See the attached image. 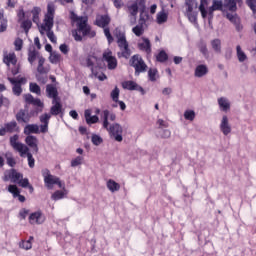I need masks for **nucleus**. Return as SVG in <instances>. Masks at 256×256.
I'll list each match as a JSON object with an SVG mask.
<instances>
[{"label":"nucleus","instance_id":"nucleus-24","mask_svg":"<svg viewBox=\"0 0 256 256\" xmlns=\"http://www.w3.org/2000/svg\"><path fill=\"white\" fill-rule=\"evenodd\" d=\"M207 73H209V68L207 67V65L204 64L196 66L194 71V75L198 78L205 77Z\"/></svg>","mask_w":256,"mask_h":256},{"label":"nucleus","instance_id":"nucleus-49","mask_svg":"<svg viewBox=\"0 0 256 256\" xmlns=\"http://www.w3.org/2000/svg\"><path fill=\"white\" fill-rule=\"evenodd\" d=\"M31 93H35L36 95H41V87L37 83L31 82L30 85Z\"/></svg>","mask_w":256,"mask_h":256},{"label":"nucleus","instance_id":"nucleus-57","mask_svg":"<svg viewBox=\"0 0 256 256\" xmlns=\"http://www.w3.org/2000/svg\"><path fill=\"white\" fill-rule=\"evenodd\" d=\"M8 191H9V193H12L13 197H17V195H19V193H21V191H19V188L17 187V185H9Z\"/></svg>","mask_w":256,"mask_h":256},{"label":"nucleus","instance_id":"nucleus-11","mask_svg":"<svg viewBox=\"0 0 256 256\" xmlns=\"http://www.w3.org/2000/svg\"><path fill=\"white\" fill-rule=\"evenodd\" d=\"M117 45L120 49V52L117 53L118 58L129 59L132 53L131 48H129V42L125 40L124 42H119Z\"/></svg>","mask_w":256,"mask_h":256},{"label":"nucleus","instance_id":"nucleus-16","mask_svg":"<svg viewBox=\"0 0 256 256\" xmlns=\"http://www.w3.org/2000/svg\"><path fill=\"white\" fill-rule=\"evenodd\" d=\"M3 63H5L7 67H11V65H17V55L15 52L5 53L3 57Z\"/></svg>","mask_w":256,"mask_h":256},{"label":"nucleus","instance_id":"nucleus-23","mask_svg":"<svg viewBox=\"0 0 256 256\" xmlns=\"http://www.w3.org/2000/svg\"><path fill=\"white\" fill-rule=\"evenodd\" d=\"M38 66H37V71L40 75H47L51 69L49 67H45V57H38Z\"/></svg>","mask_w":256,"mask_h":256},{"label":"nucleus","instance_id":"nucleus-34","mask_svg":"<svg viewBox=\"0 0 256 256\" xmlns=\"http://www.w3.org/2000/svg\"><path fill=\"white\" fill-rule=\"evenodd\" d=\"M7 23V18H5L3 10H0V33L7 31Z\"/></svg>","mask_w":256,"mask_h":256},{"label":"nucleus","instance_id":"nucleus-2","mask_svg":"<svg viewBox=\"0 0 256 256\" xmlns=\"http://www.w3.org/2000/svg\"><path fill=\"white\" fill-rule=\"evenodd\" d=\"M55 21V4L50 2L47 4V12L44 15V24H42V31H46V35L51 43H57V36L53 32V25Z\"/></svg>","mask_w":256,"mask_h":256},{"label":"nucleus","instance_id":"nucleus-41","mask_svg":"<svg viewBox=\"0 0 256 256\" xmlns=\"http://www.w3.org/2000/svg\"><path fill=\"white\" fill-rule=\"evenodd\" d=\"M223 7H225V4H223V1L213 0L212 6H211L212 10L223 11Z\"/></svg>","mask_w":256,"mask_h":256},{"label":"nucleus","instance_id":"nucleus-56","mask_svg":"<svg viewBox=\"0 0 256 256\" xmlns=\"http://www.w3.org/2000/svg\"><path fill=\"white\" fill-rule=\"evenodd\" d=\"M119 93H120V90H119V88L116 86V87L112 90V92H111V94H110L111 99H112V101H114V103H117V101H119Z\"/></svg>","mask_w":256,"mask_h":256},{"label":"nucleus","instance_id":"nucleus-52","mask_svg":"<svg viewBox=\"0 0 256 256\" xmlns=\"http://www.w3.org/2000/svg\"><path fill=\"white\" fill-rule=\"evenodd\" d=\"M22 29H24L25 33H29V29L33 27V22L31 20H23L21 23Z\"/></svg>","mask_w":256,"mask_h":256},{"label":"nucleus","instance_id":"nucleus-1","mask_svg":"<svg viewBox=\"0 0 256 256\" xmlns=\"http://www.w3.org/2000/svg\"><path fill=\"white\" fill-rule=\"evenodd\" d=\"M70 20L72 24H75L76 28L72 30V37L75 41H83V37L93 39L97 35V32L89 25V18L87 16H78L75 11H70Z\"/></svg>","mask_w":256,"mask_h":256},{"label":"nucleus","instance_id":"nucleus-19","mask_svg":"<svg viewBox=\"0 0 256 256\" xmlns=\"http://www.w3.org/2000/svg\"><path fill=\"white\" fill-rule=\"evenodd\" d=\"M103 115V127L104 129H109V119L110 121H115V119H117V115H115V113H111L109 112V110H104L102 112Z\"/></svg>","mask_w":256,"mask_h":256},{"label":"nucleus","instance_id":"nucleus-6","mask_svg":"<svg viewBox=\"0 0 256 256\" xmlns=\"http://www.w3.org/2000/svg\"><path fill=\"white\" fill-rule=\"evenodd\" d=\"M19 141V135H14L10 137V145L13 148L14 151H17L20 154V157H25V154L27 151H29V147L27 145L18 142Z\"/></svg>","mask_w":256,"mask_h":256},{"label":"nucleus","instance_id":"nucleus-60","mask_svg":"<svg viewBox=\"0 0 256 256\" xmlns=\"http://www.w3.org/2000/svg\"><path fill=\"white\" fill-rule=\"evenodd\" d=\"M15 51H21L23 49V39L16 38L14 41Z\"/></svg>","mask_w":256,"mask_h":256},{"label":"nucleus","instance_id":"nucleus-36","mask_svg":"<svg viewBox=\"0 0 256 256\" xmlns=\"http://www.w3.org/2000/svg\"><path fill=\"white\" fill-rule=\"evenodd\" d=\"M207 5H209V0H200L199 11L203 19H207V9H205Z\"/></svg>","mask_w":256,"mask_h":256},{"label":"nucleus","instance_id":"nucleus-44","mask_svg":"<svg viewBox=\"0 0 256 256\" xmlns=\"http://www.w3.org/2000/svg\"><path fill=\"white\" fill-rule=\"evenodd\" d=\"M168 15L165 12H160L157 14V23L158 25H163V23H167Z\"/></svg>","mask_w":256,"mask_h":256},{"label":"nucleus","instance_id":"nucleus-50","mask_svg":"<svg viewBox=\"0 0 256 256\" xmlns=\"http://www.w3.org/2000/svg\"><path fill=\"white\" fill-rule=\"evenodd\" d=\"M132 32L134 33V35H136V37H141V35H143V33H145V29H143V25H136L132 29Z\"/></svg>","mask_w":256,"mask_h":256},{"label":"nucleus","instance_id":"nucleus-29","mask_svg":"<svg viewBox=\"0 0 256 256\" xmlns=\"http://www.w3.org/2000/svg\"><path fill=\"white\" fill-rule=\"evenodd\" d=\"M39 57L43 56H40L37 50L33 49L28 51V62L30 63V65H33V63H35L37 59L39 61Z\"/></svg>","mask_w":256,"mask_h":256},{"label":"nucleus","instance_id":"nucleus-45","mask_svg":"<svg viewBox=\"0 0 256 256\" xmlns=\"http://www.w3.org/2000/svg\"><path fill=\"white\" fill-rule=\"evenodd\" d=\"M49 59H50V63H53V65H57V63H61V54L52 53Z\"/></svg>","mask_w":256,"mask_h":256},{"label":"nucleus","instance_id":"nucleus-27","mask_svg":"<svg viewBox=\"0 0 256 256\" xmlns=\"http://www.w3.org/2000/svg\"><path fill=\"white\" fill-rule=\"evenodd\" d=\"M218 105L222 111H229L231 109V103L225 97L218 98Z\"/></svg>","mask_w":256,"mask_h":256},{"label":"nucleus","instance_id":"nucleus-3","mask_svg":"<svg viewBox=\"0 0 256 256\" xmlns=\"http://www.w3.org/2000/svg\"><path fill=\"white\" fill-rule=\"evenodd\" d=\"M41 125L37 124H28L24 127V135H39V133H48L49 132V121H51V115L49 113H44L39 117Z\"/></svg>","mask_w":256,"mask_h":256},{"label":"nucleus","instance_id":"nucleus-38","mask_svg":"<svg viewBox=\"0 0 256 256\" xmlns=\"http://www.w3.org/2000/svg\"><path fill=\"white\" fill-rule=\"evenodd\" d=\"M168 59L169 55L164 50H161L156 56V61H158V63H165Z\"/></svg>","mask_w":256,"mask_h":256},{"label":"nucleus","instance_id":"nucleus-18","mask_svg":"<svg viewBox=\"0 0 256 256\" xmlns=\"http://www.w3.org/2000/svg\"><path fill=\"white\" fill-rule=\"evenodd\" d=\"M220 130L223 133V135H229V133H231V124H229V118L227 117V115H224L222 117L220 123Z\"/></svg>","mask_w":256,"mask_h":256},{"label":"nucleus","instance_id":"nucleus-42","mask_svg":"<svg viewBox=\"0 0 256 256\" xmlns=\"http://www.w3.org/2000/svg\"><path fill=\"white\" fill-rule=\"evenodd\" d=\"M212 49L215 51V53H221V40L220 39H214L211 41Z\"/></svg>","mask_w":256,"mask_h":256},{"label":"nucleus","instance_id":"nucleus-43","mask_svg":"<svg viewBox=\"0 0 256 256\" xmlns=\"http://www.w3.org/2000/svg\"><path fill=\"white\" fill-rule=\"evenodd\" d=\"M199 15V12L197 11H191V12H186V16L190 23H197V16Z\"/></svg>","mask_w":256,"mask_h":256},{"label":"nucleus","instance_id":"nucleus-58","mask_svg":"<svg viewBox=\"0 0 256 256\" xmlns=\"http://www.w3.org/2000/svg\"><path fill=\"white\" fill-rule=\"evenodd\" d=\"M79 165H83V156H78L71 161V167H79Z\"/></svg>","mask_w":256,"mask_h":256},{"label":"nucleus","instance_id":"nucleus-32","mask_svg":"<svg viewBox=\"0 0 256 256\" xmlns=\"http://www.w3.org/2000/svg\"><path fill=\"white\" fill-rule=\"evenodd\" d=\"M237 5V2L234 0H224L225 9H228V11H232V13H235V11H237Z\"/></svg>","mask_w":256,"mask_h":256},{"label":"nucleus","instance_id":"nucleus-10","mask_svg":"<svg viewBox=\"0 0 256 256\" xmlns=\"http://www.w3.org/2000/svg\"><path fill=\"white\" fill-rule=\"evenodd\" d=\"M50 117L53 115L54 117H57V115H60L61 118H63V115H65V109H63V104H61V99L59 100H52V106L50 108Z\"/></svg>","mask_w":256,"mask_h":256},{"label":"nucleus","instance_id":"nucleus-15","mask_svg":"<svg viewBox=\"0 0 256 256\" xmlns=\"http://www.w3.org/2000/svg\"><path fill=\"white\" fill-rule=\"evenodd\" d=\"M122 87L128 91H140L141 93H145L143 87L137 85V83L132 80L122 82Z\"/></svg>","mask_w":256,"mask_h":256},{"label":"nucleus","instance_id":"nucleus-61","mask_svg":"<svg viewBox=\"0 0 256 256\" xmlns=\"http://www.w3.org/2000/svg\"><path fill=\"white\" fill-rule=\"evenodd\" d=\"M92 143H93V145L99 146V145H101V143H103V138H101L99 135H93Z\"/></svg>","mask_w":256,"mask_h":256},{"label":"nucleus","instance_id":"nucleus-28","mask_svg":"<svg viewBox=\"0 0 256 256\" xmlns=\"http://www.w3.org/2000/svg\"><path fill=\"white\" fill-rule=\"evenodd\" d=\"M35 238L33 236H30L28 240H22L20 243H19V247L20 249H25V251H29V249H32L33 248V243L32 241L34 240Z\"/></svg>","mask_w":256,"mask_h":256},{"label":"nucleus","instance_id":"nucleus-9","mask_svg":"<svg viewBox=\"0 0 256 256\" xmlns=\"http://www.w3.org/2000/svg\"><path fill=\"white\" fill-rule=\"evenodd\" d=\"M45 219V214H43V211L41 210L31 213L28 217L30 225H43Z\"/></svg>","mask_w":256,"mask_h":256},{"label":"nucleus","instance_id":"nucleus-26","mask_svg":"<svg viewBox=\"0 0 256 256\" xmlns=\"http://www.w3.org/2000/svg\"><path fill=\"white\" fill-rule=\"evenodd\" d=\"M86 123L88 125H94V123L99 122V117L97 115L91 116V110H85L84 112Z\"/></svg>","mask_w":256,"mask_h":256},{"label":"nucleus","instance_id":"nucleus-53","mask_svg":"<svg viewBox=\"0 0 256 256\" xmlns=\"http://www.w3.org/2000/svg\"><path fill=\"white\" fill-rule=\"evenodd\" d=\"M184 118L186 119V121H195V111L186 110L184 112Z\"/></svg>","mask_w":256,"mask_h":256},{"label":"nucleus","instance_id":"nucleus-12","mask_svg":"<svg viewBox=\"0 0 256 256\" xmlns=\"http://www.w3.org/2000/svg\"><path fill=\"white\" fill-rule=\"evenodd\" d=\"M46 97H48V99H52V101H57L61 99L59 97V90H57V85L55 84L46 85Z\"/></svg>","mask_w":256,"mask_h":256},{"label":"nucleus","instance_id":"nucleus-25","mask_svg":"<svg viewBox=\"0 0 256 256\" xmlns=\"http://www.w3.org/2000/svg\"><path fill=\"white\" fill-rule=\"evenodd\" d=\"M114 37H116V39H117V41H116L117 44L127 41V36L125 35V32L123 30H121V28H115Z\"/></svg>","mask_w":256,"mask_h":256},{"label":"nucleus","instance_id":"nucleus-13","mask_svg":"<svg viewBox=\"0 0 256 256\" xmlns=\"http://www.w3.org/2000/svg\"><path fill=\"white\" fill-rule=\"evenodd\" d=\"M110 23H111V17H109V15L107 14H104V15L96 16L94 25H96L97 27H100L101 29H105L109 27Z\"/></svg>","mask_w":256,"mask_h":256},{"label":"nucleus","instance_id":"nucleus-64","mask_svg":"<svg viewBox=\"0 0 256 256\" xmlns=\"http://www.w3.org/2000/svg\"><path fill=\"white\" fill-rule=\"evenodd\" d=\"M18 185H20V187H23V188L29 187V179L27 178L20 179V181L18 182Z\"/></svg>","mask_w":256,"mask_h":256},{"label":"nucleus","instance_id":"nucleus-37","mask_svg":"<svg viewBox=\"0 0 256 256\" xmlns=\"http://www.w3.org/2000/svg\"><path fill=\"white\" fill-rule=\"evenodd\" d=\"M158 74H159V71L157 70V68H149L148 70L149 81H151L152 83H155V81H157Z\"/></svg>","mask_w":256,"mask_h":256},{"label":"nucleus","instance_id":"nucleus-8","mask_svg":"<svg viewBox=\"0 0 256 256\" xmlns=\"http://www.w3.org/2000/svg\"><path fill=\"white\" fill-rule=\"evenodd\" d=\"M102 60L107 63V67L110 71L117 69V58L113 56V51L107 49L102 54Z\"/></svg>","mask_w":256,"mask_h":256},{"label":"nucleus","instance_id":"nucleus-33","mask_svg":"<svg viewBox=\"0 0 256 256\" xmlns=\"http://www.w3.org/2000/svg\"><path fill=\"white\" fill-rule=\"evenodd\" d=\"M31 14H32V21L33 23H36V25H39V15H41V8L40 7H34L32 10H31Z\"/></svg>","mask_w":256,"mask_h":256},{"label":"nucleus","instance_id":"nucleus-20","mask_svg":"<svg viewBox=\"0 0 256 256\" xmlns=\"http://www.w3.org/2000/svg\"><path fill=\"white\" fill-rule=\"evenodd\" d=\"M16 121L19 123H29V121H31V114H29V112L26 110H20L16 114Z\"/></svg>","mask_w":256,"mask_h":256},{"label":"nucleus","instance_id":"nucleus-31","mask_svg":"<svg viewBox=\"0 0 256 256\" xmlns=\"http://www.w3.org/2000/svg\"><path fill=\"white\" fill-rule=\"evenodd\" d=\"M106 186L111 193H115V191H119V189H121V185L113 179L108 180Z\"/></svg>","mask_w":256,"mask_h":256},{"label":"nucleus","instance_id":"nucleus-63","mask_svg":"<svg viewBox=\"0 0 256 256\" xmlns=\"http://www.w3.org/2000/svg\"><path fill=\"white\" fill-rule=\"evenodd\" d=\"M28 215H29V210H27L25 208L21 209L20 212H19L20 219L25 220V219H27Z\"/></svg>","mask_w":256,"mask_h":256},{"label":"nucleus","instance_id":"nucleus-62","mask_svg":"<svg viewBox=\"0 0 256 256\" xmlns=\"http://www.w3.org/2000/svg\"><path fill=\"white\" fill-rule=\"evenodd\" d=\"M246 4L251 9V11H253V13H256V0H246Z\"/></svg>","mask_w":256,"mask_h":256},{"label":"nucleus","instance_id":"nucleus-46","mask_svg":"<svg viewBox=\"0 0 256 256\" xmlns=\"http://www.w3.org/2000/svg\"><path fill=\"white\" fill-rule=\"evenodd\" d=\"M64 197H65V192H63L61 190H57L52 194L51 199L53 201H59V200L63 199Z\"/></svg>","mask_w":256,"mask_h":256},{"label":"nucleus","instance_id":"nucleus-30","mask_svg":"<svg viewBox=\"0 0 256 256\" xmlns=\"http://www.w3.org/2000/svg\"><path fill=\"white\" fill-rule=\"evenodd\" d=\"M9 177L12 180V183H19L23 179V174L17 172V170L12 169L9 173Z\"/></svg>","mask_w":256,"mask_h":256},{"label":"nucleus","instance_id":"nucleus-7","mask_svg":"<svg viewBox=\"0 0 256 256\" xmlns=\"http://www.w3.org/2000/svg\"><path fill=\"white\" fill-rule=\"evenodd\" d=\"M107 131L110 137L115 139V141H118V143L123 141V127H121V125L117 123L112 124L109 128H107Z\"/></svg>","mask_w":256,"mask_h":256},{"label":"nucleus","instance_id":"nucleus-22","mask_svg":"<svg viewBox=\"0 0 256 256\" xmlns=\"http://www.w3.org/2000/svg\"><path fill=\"white\" fill-rule=\"evenodd\" d=\"M143 42H139L138 43V49L140 51H145V53H151V41L149 40V38H142Z\"/></svg>","mask_w":256,"mask_h":256},{"label":"nucleus","instance_id":"nucleus-54","mask_svg":"<svg viewBox=\"0 0 256 256\" xmlns=\"http://www.w3.org/2000/svg\"><path fill=\"white\" fill-rule=\"evenodd\" d=\"M11 84L13 85L12 91H13L14 95L19 97V95H21L23 93V88H21V85H19L17 83H11Z\"/></svg>","mask_w":256,"mask_h":256},{"label":"nucleus","instance_id":"nucleus-59","mask_svg":"<svg viewBox=\"0 0 256 256\" xmlns=\"http://www.w3.org/2000/svg\"><path fill=\"white\" fill-rule=\"evenodd\" d=\"M25 155H27L28 165H29L30 169H33V167H35V158H33V154H31V152H29V150H28Z\"/></svg>","mask_w":256,"mask_h":256},{"label":"nucleus","instance_id":"nucleus-5","mask_svg":"<svg viewBox=\"0 0 256 256\" xmlns=\"http://www.w3.org/2000/svg\"><path fill=\"white\" fill-rule=\"evenodd\" d=\"M41 173L42 177L44 178L45 186L48 189H53V185H58L59 189H65V184L61 182L59 177L52 175L49 169L44 168L42 169Z\"/></svg>","mask_w":256,"mask_h":256},{"label":"nucleus","instance_id":"nucleus-39","mask_svg":"<svg viewBox=\"0 0 256 256\" xmlns=\"http://www.w3.org/2000/svg\"><path fill=\"white\" fill-rule=\"evenodd\" d=\"M4 127H6L7 133H15V131H17V122H8L4 125Z\"/></svg>","mask_w":256,"mask_h":256},{"label":"nucleus","instance_id":"nucleus-17","mask_svg":"<svg viewBox=\"0 0 256 256\" xmlns=\"http://www.w3.org/2000/svg\"><path fill=\"white\" fill-rule=\"evenodd\" d=\"M226 19L235 25L236 31H241L243 29V26L241 25V19L237 17V14L227 13Z\"/></svg>","mask_w":256,"mask_h":256},{"label":"nucleus","instance_id":"nucleus-21","mask_svg":"<svg viewBox=\"0 0 256 256\" xmlns=\"http://www.w3.org/2000/svg\"><path fill=\"white\" fill-rule=\"evenodd\" d=\"M95 61H97V58L95 56H88L86 58V65L91 70L90 77H97V71H95Z\"/></svg>","mask_w":256,"mask_h":256},{"label":"nucleus","instance_id":"nucleus-4","mask_svg":"<svg viewBox=\"0 0 256 256\" xmlns=\"http://www.w3.org/2000/svg\"><path fill=\"white\" fill-rule=\"evenodd\" d=\"M129 65L133 67L135 77H139L141 73H147V69H149V66L139 54H135L130 58Z\"/></svg>","mask_w":256,"mask_h":256},{"label":"nucleus","instance_id":"nucleus-51","mask_svg":"<svg viewBox=\"0 0 256 256\" xmlns=\"http://www.w3.org/2000/svg\"><path fill=\"white\" fill-rule=\"evenodd\" d=\"M103 30H104V35L108 41V44L111 45V43L115 41V39L113 38V35H111V30L109 29V27L103 28Z\"/></svg>","mask_w":256,"mask_h":256},{"label":"nucleus","instance_id":"nucleus-40","mask_svg":"<svg viewBox=\"0 0 256 256\" xmlns=\"http://www.w3.org/2000/svg\"><path fill=\"white\" fill-rule=\"evenodd\" d=\"M185 5L187 7L186 13H191L193 9H197V2L195 0H186Z\"/></svg>","mask_w":256,"mask_h":256},{"label":"nucleus","instance_id":"nucleus-55","mask_svg":"<svg viewBox=\"0 0 256 256\" xmlns=\"http://www.w3.org/2000/svg\"><path fill=\"white\" fill-rule=\"evenodd\" d=\"M198 49L202 55L206 57V59L209 57V50L207 49V44L205 43H200L198 46Z\"/></svg>","mask_w":256,"mask_h":256},{"label":"nucleus","instance_id":"nucleus-48","mask_svg":"<svg viewBox=\"0 0 256 256\" xmlns=\"http://www.w3.org/2000/svg\"><path fill=\"white\" fill-rule=\"evenodd\" d=\"M8 81L10 83H16L17 85L21 86V85H25V83H27V78L21 77V78L15 79V78L8 77Z\"/></svg>","mask_w":256,"mask_h":256},{"label":"nucleus","instance_id":"nucleus-47","mask_svg":"<svg viewBox=\"0 0 256 256\" xmlns=\"http://www.w3.org/2000/svg\"><path fill=\"white\" fill-rule=\"evenodd\" d=\"M128 11L132 17H137V14L139 13V6L133 3L132 5L128 6Z\"/></svg>","mask_w":256,"mask_h":256},{"label":"nucleus","instance_id":"nucleus-14","mask_svg":"<svg viewBox=\"0 0 256 256\" xmlns=\"http://www.w3.org/2000/svg\"><path fill=\"white\" fill-rule=\"evenodd\" d=\"M25 143L34 153H39V139H37V136L29 135L25 138Z\"/></svg>","mask_w":256,"mask_h":256},{"label":"nucleus","instance_id":"nucleus-35","mask_svg":"<svg viewBox=\"0 0 256 256\" xmlns=\"http://www.w3.org/2000/svg\"><path fill=\"white\" fill-rule=\"evenodd\" d=\"M236 55L240 63H244V61H247V54H245V52L241 49V45L236 46Z\"/></svg>","mask_w":256,"mask_h":256}]
</instances>
